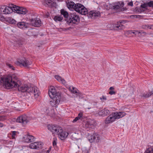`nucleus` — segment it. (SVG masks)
<instances>
[{"label":"nucleus","instance_id":"6e6552de","mask_svg":"<svg viewBox=\"0 0 153 153\" xmlns=\"http://www.w3.org/2000/svg\"><path fill=\"white\" fill-rule=\"evenodd\" d=\"M32 64L31 62L28 60L25 59V60L19 59L16 62V64L17 65L22 66L27 68H28L29 66Z\"/></svg>","mask_w":153,"mask_h":153},{"label":"nucleus","instance_id":"6ab92c4d","mask_svg":"<svg viewBox=\"0 0 153 153\" xmlns=\"http://www.w3.org/2000/svg\"><path fill=\"white\" fill-rule=\"evenodd\" d=\"M50 97L52 99H54L57 100V102H60L61 98V94L60 92H58L55 93L54 95Z\"/></svg>","mask_w":153,"mask_h":153},{"label":"nucleus","instance_id":"9d476101","mask_svg":"<svg viewBox=\"0 0 153 153\" xmlns=\"http://www.w3.org/2000/svg\"><path fill=\"white\" fill-rule=\"evenodd\" d=\"M97 124V122L94 120H90L86 123L85 126L87 129L88 128L93 129Z\"/></svg>","mask_w":153,"mask_h":153},{"label":"nucleus","instance_id":"3c124183","mask_svg":"<svg viewBox=\"0 0 153 153\" xmlns=\"http://www.w3.org/2000/svg\"><path fill=\"white\" fill-rule=\"evenodd\" d=\"M136 16H137V17L136 18H143V16H140L139 15H136Z\"/></svg>","mask_w":153,"mask_h":153},{"label":"nucleus","instance_id":"de8ad7c7","mask_svg":"<svg viewBox=\"0 0 153 153\" xmlns=\"http://www.w3.org/2000/svg\"><path fill=\"white\" fill-rule=\"evenodd\" d=\"M109 94L111 95L115 94H116V92L113 91H111L109 92Z\"/></svg>","mask_w":153,"mask_h":153},{"label":"nucleus","instance_id":"a211bd4d","mask_svg":"<svg viewBox=\"0 0 153 153\" xmlns=\"http://www.w3.org/2000/svg\"><path fill=\"white\" fill-rule=\"evenodd\" d=\"M109 111L106 108H104L98 112V114L101 116H105L109 115Z\"/></svg>","mask_w":153,"mask_h":153},{"label":"nucleus","instance_id":"2f4dec72","mask_svg":"<svg viewBox=\"0 0 153 153\" xmlns=\"http://www.w3.org/2000/svg\"><path fill=\"white\" fill-rule=\"evenodd\" d=\"M37 144V143L36 142L32 143L29 145V147L30 148L32 149H36V145Z\"/></svg>","mask_w":153,"mask_h":153},{"label":"nucleus","instance_id":"dca6fc26","mask_svg":"<svg viewBox=\"0 0 153 153\" xmlns=\"http://www.w3.org/2000/svg\"><path fill=\"white\" fill-rule=\"evenodd\" d=\"M61 130L62 131H60L61 132L59 131H58V132L56 134L58 135V136L60 139L63 140L67 137L68 134L67 132L63 131L62 127Z\"/></svg>","mask_w":153,"mask_h":153},{"label":"nucleus","instance_id":"bf43d9fd","mask_svg":"<svg viewBox=\"0 0 153 153\" xmlns=\"http://www.w3.org/2000/svg\"><path fill=\"white\" fill-rule=\"evenodd\" d=\"M152 26H153V25H152Z\"/></svg>","mask_w":153,"mask_h":153},{"label":"nucleus","instance_id":"5fc2aeb1","mask_svg":"<svg viewBox=\"0 0 153 153\" xmlns=\"http://www.w3.org/2000/svg\"><path fill=\"white\" fill-rule=\"evenodd\" d=\"M137 11L138 12H141L142 11L141 9H138L137 10Z\"/></svg>","mask_w":153,"mask_h":153},{"label":"nucleus","instance_id":"09e8293b","mask_svg":"<svg viewBox=\"0 0 153 153\" xmlns=\"http://www.w3.org/2000/svg\"><path fill=\"white\" fill-rule=\"evenodd\" d=\"M130 17L131 19H134L135 18H137V16H136V15H131L130 16Z\"/></svg>","mask_w":153,"mask_h":153},{"label":"nucleus","instance_id":"0eeeda50","mask_svg":"<svg viewBox=\"0 0 153 153\" xmlns=\"http://www.w3.org/2000/svg\"><path fill=\"white\" fill-rule=\"evenodd\" d=\"M29 117L24 114L18 117L16 119L17 122L22 123L23 125H25L29 121Z\"/></svg>","mask_w":153,"mask_h":153},{"label":"nucleus","instance_id":"e433bc0d","mask_svg":"<svg viewBox=\"0 0 153 153\" xmlns=\"http://www.w3.org/2000/svg\"><path fill=\"white\" fill-rule=\"evenodd\" d=\"M6 64L7 66H8L9 68L12 69L13 70H15V68L12 65L8 63H7Z\"/></svg>","mask_w":153,"mask_h":153},{"label":"nucleus","instance_id":"4c0bfd02","mask_svg":"<svg viewBox=\"0 0 153 153\" xmlns=\"http://www.w3.org/2000/svg\"><path fill=\"white\" fill-rule=\"evenodd\" d=\"M56 139L55 138H53V146L54 147H56Z\"/></svg>","mask_w":153,"mask_h":153},{"label":"nucleus","instance_id":"f03ea898","mask_svg":"<svg viewBox=\"0 0 153 153\" xmlns=\"http://www.w3.org/2000/svg\"><path fill=\"white\" fill-rule=\"evenodd\" d=\"M126 113L124 112H114L108 117L105 121L106 124H108L114 121L116 119L122 118L126 115Z\"/></svg>","mask_w":153,"mask_h":153},{"label":"nucleus","instance_id":"58836bf2","mask_svg":"<svg viewBox=\"0 0 153 153\" xmlns=\"http://www.w3.org/2000/svg\"><path fill=\"white\" fill-rule=\"evenodd\" d=\"M147 7H148L147 3H144L140 5V7L143 8H146Z\"/></svg>","mask_w":153,"mask_h":153},{"label":"nucleus","instance_id":"f3484780","mask_svg":"<svg viewBox=\"0 0 153 153\" xmlns=\"http://www.w3.org/2000/svg\"><path fill=\"white\" fill-rule=\"evenodd\" d=\"M124 5V3L123 2L118 1L113 3L112 7L113 9H118L120 8L123 7Z\"/></svg>","mask_w":153,"mask_h":153},{"label":"nucleus","instance_id":"39448f33","mask_svg":"<svg viewBox=\"0 0 153 153\" xmlns=\"http://www.w3.org/2000/svg\"><path fill=\"white\" fill-rule=\"evenodd\" d=\"M0 11L2 13L4 14H10L13 11V5L10 7L6 5L1 6L0 8Z\"/></svg>","mask_w":153,"mask_h":153},{"label":"nucleus","instance_id":"7c9ffc66","mask_svg":"<svg viewBox=\"0 0 153 153\" xmlns=\"http://www.w3.org/2000/svg\"><path fill=\"white\" fill-rule=\"evenodd\" d=\"M63 19L62 17H61L60 16H55L53 18V19L54 21L56 22L61 21Z\"/></svg>","mask_w":153,"mask_h":153},{"label":"nucleus","instance_id":"4d7b16f0","mask_svg":"<svg viewBox=\"0 0 153 153\" xmlns=\"http://www.w3.org/2000/svg\"><path fill=\"white\" fill-rule=\"evenodd\" d=\"M3 126V124L0 123V127H2Z\"/></svg>","mask_w":153,"mask_h":153},{"label":"nucleus","instance_id":"bb28decb","mask_svg":"<svg viewBox=\"0 0 153 153\" xmlns=\"http://www.w3.org/2000/svg\"><path fill=\"white\" fill-rule=\"evenodd\" d=\"M5 20L9 23L11 24H15L16 23V21L13 19H11L10 17L5 18Z\"/></svg>","mask_w":153,"mask_h":153},{"label":"nucleus","instance_id":"9b49d317","mask_svg":"<svg viewBox=\"0 0 153 153\" xmlns=\"http://www.w3.org/2000/svg\"><path fill=\"white\" fill-rule=\"evenodd\" d=\"M127 21L126 20H120L117 22V23L115 24L114 26V29L116 30L123 29L125 28V27L122 24L126 23Z\"/></svg>","mask_w":153,"mask_h":153},{"label":"nucleus","instance_id":"6e6d98bb","mask_svg":"<svg viewBox=\"0 0 153 153\" xmlns=\"http://www.w3.org/2000/svg\"><path fill=\"white\" fill-rule=\"evenodd\" d=\"M114 89V88L113 87H111L109 88V89L111 90H113Z\"/></svg>","mask_w":153,"mask_h":153},{"label":"nucleus","instance_id":"a18cd8bd","mask_svg":"<svg viewBox=\"0 0 153 153\" xmlns=\"http://www.w3.org/2000/svg\"><path fill=\"white\" fill-rule=\"evenodd\" d=\"M79 119H79V118L78 117H75V119L73 120L72 122L73 123H75Z\"/></svg>","mask_w":153,"mask_h":153},{"label":"nucleus","instance_id":"423d86ee","mask_svg":"<svg viewBox=\"0 0 153 153\" xmlns=\"http://www.w3.org/2000/svg\"><path fill=\"white\" fill-rule=\"evenodd\" d=\"M13 8V11H16L18 13L22 14H25L27 12V10L25 8L17 6L14 4H12Z\"/></svg>","mask_w":153,"mask_h":153},{"label":"nucleus","instance_id":"4be33fe9","mask_svg":"<svg viewBox=\"0 0 153 153\" xmlns=\"http://www.w3.org/2000/svg\"><path fill=\"white\" fill-rule=\"evenodd\" d=\"M53 2L52 0H46L44 3V5L48 7H51L53 6Z\"/></svg>","mask_w":153,"mask_h":153},{"label":"nucleus","instance_id":"20e7f679","mask_svg":"<svg viewBox=\"0 0 153 153\" xmlns=\"http://www.w3.org/2000/svg\"><path fill=\"white\" fill-rule=\"evenodd\" d=\"M76 11L82 15H86L88 13L87 9L79 3H76L74 9Z\"/></svg>","mask_w":153,"mask_h":153},{"label":"nucleus","instance_id":"79ce46f5","mask_svg":"<svg viewBox=\"0 0 153 153\" xmlns=\"http://www.w3.org/2000/svg\"><path fill=\"white\" fill-rule=\"evenodd\" d=\"M100 99L102 101H103L104 100H106L107 98L105 96L103 95L102 97L100 98Z\"/></svg>","mask_w":153,"mask_h":153},{"label":"nucleus","instance_id":"a878e982","mask_svg":"<svg viewBox=\"0 0 153 153\" xmlns=\"http://www.w3.org/2000/svg\"><path fill=\"white\" fill-rule=\"evenodd\" d=\"M55 78L56 79L61 82L63 84L65 83L66 82L65 80L59 75H55Z\"/></svg>","mask_w":153,"mask_h":153},{"label":"nucleus","instance_id":"c85d7f7f","mask_svg":"<svg viewBox=\"0 0 153 153\" xmlns=\"http://www.w3.org/2000/svg\"><path fill=\"white\" fill-rule=\"evenodd\" d=\"M150 96H151V95L150 92H149V93L146 92V93H144L143 95H140V96L141 98L146 99L149 97Z\"/></svg>","mask_w":153,"mask_h":153},{"label":"nucleus","instance_id":"b1692460","mask_svg":"<svg viewBox=\"0 0 153 153\" xmlns=\"http://www.w3.org/2000/svg\"><path fill=\"white\" fill-rule=\"evenodd\" d=\"M97 103L94 101L89 102L87 105V108L88 109L93 108L96 106Z\"/></svg>","mask_w":153,"mask_h":153},{"label":"nucleus","instance_id":"393cba45","mask_svg":"<svg viewBox=\"0 0 153 153\" xmlns=\"http://www.w3.org/2000/svg\"><path fill=\"white\" fill-rule=\"evenodd\" d=\"M60 102L58 101L57 102V100L53 98L52 99V100L50 101V104L52 107H56Z\"/></svg>","mask_w":153,"mask_h":153},{"label":"nucleus","instance_id":"473e14b6","mask_svg":"<svg viewBox=\"0 0 153 153\" xmlns=\"http://www.w3.org/2000/svg\"><path fill=\"white\" fill-rule=\"evenodd\" d=\"M70 89L71 92L74 94H76V93H77V92L79 91L78 89L76 88L73 87H72V89H71V88H70Z\"/></svg>","mask_w":153,"mask_h":153},{"label":"nucleus","instance_id":"4468645a","mask_svg":"<svg viewBox=\"0 0 153 153\" xmlns=\"http://www.w3.org/2000/svg\"><path fill=\"white\" fill-rule=\"evenodd\" d=\"M31 25L35 27H39L41 25V21L39 18L32 19H30Z\"/></svg>","mask_w":153,"mask_h":153},{"label":"nucleus","instance_id":"c03bdc74","mask_svg":"<svg viewBox=\"0 0 153 153\" xmlns=\"http://www.w3.org/2000/svg\"><path fill=\"white\" fill-rule=\"evenodd\" d=\"M82 113H80L78 114L77 117H78L79 118V119H81L82 118Z\"/></svg>","mask_w":153,"mask_h":153},{"label":"nucleus","instance_id":"13d9d810","mask_svg":"<svg viewBox=\"0 0 153 153\" xmlns=\"http://www.w3.org/2000/svg\"><path fill=\"white\" fill-rule=\"evenodd\" d=\"M151 150L150 153H153V148H151Z\"/></svg>","mask_w":153,"mask_h":153},{"label":"nucleus","instance_id":"1a4fd4ad","mask_svg":"<svg viewBox=\"0 0 153 153\" xmlns=\"http://www.w3.org/2000/svg\"><path fill=\"white\" fill-rule=\"evenodd\" d=\"M48 129L51 131L53 134H57L58 133V131H62L61 127L59 126H56L55 125H49L47 126Z\"/></svg>","mask_w":153,"mask_h":153},{"label":"nucleus","instance_id":"5701e85b","mask_svg":"<svg viewBox=\"0 0 153 153\" xmlns=\"http://www.w3.org/2000/svg\"><path fill=\"white\" fill-rule=\"evenodd\" d=\"M56 92V89L53 86H51L48 91V94L50 97L54 95Z\"/></svg>","mask_w":153,"mask_h":153},{"label":"nucleus","instance_id":"f257e3e1","mask_svg":"<svg viewBox=\"0 0 153 153\" xmlns=\"http://www.w3.org/2000/svg\"><path fill=\"white\" fill-rule=\"evenodd\" d=\"M18 80L17 77L13 75L11 76H8L5 78L2 77L0 82L3 83V86L7 89H10L13 87H18V90L19 91L22 92H27L31 95H33L35 97L39 96L40 93L37 90V87L36 86L32 87H29L26 85L19 86L16 82Z\"/></svg>","mask_w":153,"mask_h":153},{"label":"nucleus","instance_id":"aec40b11","mask_svg":"<svg viewBox=\"0 0 153 153\" xmlns=\"http://www.w3.org/2000/svg\"><path fill=\"white\" fill-rule=\"evenodd\" d=\"M67 6L69 9H74L75 6L76 5L72 1H71L68 0L66 2Z\"/></svg>","mask_w":153,"mask_h":153},{"label":"nucleus","instance_id":"864d4df0","mask_svg":"<svg viewBox=\"0 0 153 153\" xmlns=\"http://www.w3.org/2000/svg\"><path fill=\"white\" fill-rule=\"evenodd\" d=\"M150 93L151 95L153 94V88L152 89V90L150 92Z\"/></svg>","mask_w":153,"mask_h":153},{"label":"nucleus","instance_id":"a19ab883","mask_svg":"<svg viewBox=\"0 0 153 153\" xmlns=\"http://www.w3.org/2000/svg\"><path fill=\"white\" fill-rule=\"evenodd\" d=\"M151 150V148H149L145 151L144 153H150Z\"/></svg>","mask_w":153,"mask_h":153},{"label":"nucleus","instance_id":"49530a36","mask_svg":"<svg viewBox=\"0 0 153 153\" xmlns=\"http://www.w3.org/2000/svg\"><path fill=\"white\" fill-rule=\"evenodd\" d=\"M16 132L14 131L12 132V138H14L15 135H16Z\"/></svg>","mask_w":153,"mask_h":153},{"label":"nucleus","instance_id":"ea45409f","mask_svg":"<svg viewBox=\"0 0 153 153\" xmlns=\"http://www.w3.org/2000/svg\"><path fill=\"white\" fill-rule=\"evenodd\" d=\"M5 20V18L1 15L0 13V20L2 21H4Z\"/></svg>","mask_w":153,"mask_h":153},{"label":"nucleus","instance_id":"f704fd0d","mask_svg":"<svg viewBox=\"0 0 153 153\" xmlns=\"http://www.w3.org/2000/svg\"><path fill=\"white\" fill-rule=\"evenodd\" d=\"M76 97H79V98H82L83 97V94L82 93L80 92L79 91L76 93Z\"/></svg>","mask_w":153,"mask_h":153},{"label":"nucleus","instance_id":"c9c22d12","mask_svg":"<svg viewBox=\"0 0 153 153\" xmlns=\"http://www.w3.org/2000/svg\"><path fill=\"white\" fill-rule=\"evenodd\" d=\"M148 7L153 8V1L147 2Z\"/></svg>","mask_w":153,"mask_h":153},{"label":"nucleus","instance_id":"72a5a7b5","mask_svg":"<svg viewBox=\"0 0 153 153\" xmlns=\"http://www.w3.org/2000/svg\"><path fill=\"white\" fill-rule=\"evenodd\" d=\"M130 32L129 33H130L131 34L132 33H133L135 35H139L140 34V33L141 32L140 31H129Z\"/></svg>","mask_w":153,"mask_h":153},{"label":"nucleus","instance_id":"603ef678","mask_svg":"<svg viewBox=\"0 0 153 153\" xmlns=\"http://www.w3.org/2000/svg\"><path fill=\"white\" fill-rule=\"evenodd\" d=\"M140 32H141V33L140 34H142L143 33V34L144 35H146V33L145 32H143L142 31H141Z\"/></svg>","mask_w":153,"mask_h":153},{"label":"nucleus","instance_id":"8fccbe9b","mask_svg":"<svg viewBox=\"0 0 153 153\" xmlns=\"http://www.w3.org/2000/svg\"><path fill=\"white\" fill-rule=\"evenodd\" d=\"M128 5L129 6H133V3L132 1H131L128 3Z\"/></svg>","mask_w":153,"mask_h":153},{"label":"nucleus","instance_id":"f8f14e48","mask_svg":"<svg viewBox=\"0 0 153 153\" xmlns=\"http://www.w3.org/2000/svg\"><path fill=\"white\" fill-rule=\"evenodd\" d=\"M87 14L88 17H90L91 19L95 18L100 16V12L98 11H91L89 12H88V13Z\"/></svg>","mask_w":153,"mask_h":153},{"label":"nucleus","instance_id":"37998d69","mask_svg":"<svg viewBox=\"0 0 153 153\" xmlns=\"http://www.w3.org/2000/svg\"><path fill=\"white\" fill-rule=\"evenodd\" d=\"M6 119V117L4 116H0V121H2Z\"/></svg>","mask_w":153,"mask_h":153},{"label":"nucleus","instance_id":"412c9836","mask_svg":"<svg viewBox=\"0 0 153 153\" xmlns=\"http://www.w3.org/2000/svg\"><path fill=\"white\" fill-rule=\"evenodd\" d=\"M17 26L20 28L24 27L27 28L28 27V24L27 23L23 22H19L17 23Z\"/></svg>","mask_w":153,"mask_h":153},{"label":"nucleus","instance_id":"2eb2a0df","mask_svg":"<svg viewBox=\"0 0 153 153\" xmlns=\"http://www.w3.org/2000/svg\"><path fill=\"white\" fill-rule=\"evenodd\" d=\"M35 140V137L33 136L26 134L24 136L23 138V141L26 143H29L34 142Z\"/></svg>","mask_w":153,"mask_h":153},{"label":"nucleus","instance_id":"cd10ccee","mask_svg":"<svg viewBox=\"0 0 153 153\" xmlns=\"http://www.w3.org/2000/svg\"><path fill=\"white\" fill-rule=\"evenodd\" d=\"M61 14L63 15L65 19H67L68 17H69V14L68 13L63 9L61 10Z\"/></svg>","mask_w":153,"mask_h":153},{"label":"nucleus","instance_id":"ddd939ff","mask_svg":"<svg viewBox=\"0 0 153 153\" xmlns=\"http://www.w3.org/2000/svg\"><path fill=\"white\" fill-rule=\"evenodd\" d=\"M99 135L97 133H94L92 134L88 137V139L90 143H92L95 141L97 142H99Z\"/></svg>","mask_w":153,"mask_h":153},{"label":"nucleus","instance_id":"7ed1b4c3","mask_svg":"<svg viewBox=\"0 0 153 153\" xmlns=\"http://www.w3.org/2000/svg\"><path fill=\"white\" fill-rule=\"evenodd\" d=\"M65 20L69 25L74 26L79 23L80 18L76 13H71L69 14V17L65 19Z\"/></svg>","mask_w":153,"mask_h":153},{"label":"nucleus","instance_id":"c756f323","mask_svg":"<svg viewBox=\"0 0 153 153\" xmlns=\"http://www.w3.org/2000/svg\"><path fill=\"white\" fill-rule=\"evenodd\" d=\"M37 144L36 145V149H39L42 148L43 145L42 143L40 142H36Z\"/></svg>","mask_w":153,"mask_h":153}]
</instances>
